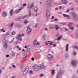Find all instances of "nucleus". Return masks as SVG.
<instances>
[{"mask_svg": "<svg viewBox=\"0 0 78 78\" xmlns=\"http://www.w3.org/2000/svg\"><path fill=\"white\" fill-rule=\"evenodd\" d=\"M57 40L58 41H59V37H58L57 38Z\"/></svg>", "mask_w": 78, "mask_h": 78, "instance_id": "obj_63", "label": "nucleus"}, {"mask_svg": "<svg viewBox=\"0 0 78 78\" xmlns=\"http://www.w3.org/2000/svg\"><path fill=\"white\" fill-rule=\"evenodd\" d=\"M34 5L33 4H31L30 5H28L27 6V8L29 9H31V8H32V7H33Z\"/></svg>", "mask_w": 78, "mask_h": 78, "instance_id": "obj_9", "label": "nucleus"}, {"mask_svg": "<svg viewBox=\"0 0 78 78\" xmlns=\"http://www.w3.org/2000/svg\"><path fill=\"white\" fill-rule=\"evenodd\" d=\"M6 57H9V55H6Z\"/></svg>", "mask_w": 78, "mask_h": 78, "instance_id": "obj_51", "label": "nucleus"}, {"mask_svg": "<svg viewBox=\"0 0 78 78\" xmlns=\"http://www.w3.org/2000/svg\"><path fill=\"white\" fill-rule=\"evenodd\" d=\"M62 37V36L61 35V36H60L59 37V40H61V38Z\"/></svg>", "mask_w": 78, "mask_h": 78, "instance_id": "obj_29", "label": "nucleus"}, {"mask_svg": "<svg viewBox=\"0 0 78 78\" xmlns=\"http://www.w3.org/2000/svg\"><path fill=\"white\" fill-rule=\"evenodd\" d=\"M21 35L22 36H24V34H22Z\"/></svg>", "mask_w": 78, "mask_h": 78, "instance_id": "obj_61", "label": "nucleus"}, {"mask_svg": "<svg viewBox=\"0 0 78 78\" xmlns=\"http://www.w3.org/2000/svg\"><path fill=\"white\" fill-rule=\"evenodd\" d=\"M70 9H68V10L66 11V12H69V11Z\"/></svg>", "mask_w": 78, "mask_h": 78, "instance_id": "obj_45", "label": "nucleus"}, {"mask_svg": "<svg viewBox=\"0 0 78 78\" xmlns=\"http://www.w3.org/2000/svg\"><path fill=\"white\" fill-rule=\"evenodd\" d=\"M68 30V29H66H66H65V30H66V31H67Z\"/></svg>", "mask_w": 78, "mask_h": 78, "instance_id": "obj_60", "label": "nucleus"}, {"mask_svg": "<svg viewBox=\"0 0 78 78\" xmlns=\"http://www.w3.org/2000/svg\"><path fill=\"white\" fill-rule=\"evenodd\" d=\"M48 30L47 28H45V30Z\"/></svg>", "mask_w": 78, "mask_h": 78, "instance_id": "obj_55", "label": "nucleus"}, {"mask_svg": "<svg viewBox=\"0 0 78 78\" xmlns=\"http://www.w3.org/2000/svg\"><path fill=\"white\" fill-rule=\"evenodd\" d=\"M18 38H17L18 41H22V37H21V35L18 34Z\"/></svg>", "mask_w": 78, "mask_h": 78, "instance_id": "obj_8", "label": "nucleus"}, {"mask_svg": "<svg viewBox=\"0 0 78 78\" xmlns=\"http://www.w3.org/2000/svg\"><path fill=\"white\" fill-rule=\"evenodd\" d=\"M34 47H35V46H36V43L34 44Z\"/></svg>", "mask_w": 78, "mask_h": 78, "instance_id": "obj_59", "label": "nucleus"}, {"mask_svg": "<svg viewBox=\"0 0 78 78\" xmlns=\"http://www.w3.org/2000/svg\"><path fill=\"white\" fill-rule=\"evenodd\" d=\"M6 35H7L6 34H4V36L5 37H6Z\"/></svg>", "mask_w": 78, "mask_h": 78, "instance_id": "obj_38", "label": "nucleus"}, {"mask_svg": "<svg viewBox=\"0 0 78 78\" xmlns=\"http://www.w3.org/2000/svg\"><path fill=\"white\" fill-rule=\"evenodd\" d=\"M2 15L4 17H6L7 16L6 12H3L2 13Z\"/></svg>", "mask_w": 78, "mask_h": 78, "instance_id": "obj_15", "label": "nucleus"}, {"mask_svg": "<svg viewBox=\"0 0 78 78\" xmlns=\"http://www.w3.org/2000/svg\"><path fill=\"white\" fill-rule=\"evenodd\" d=\"M40 67L41 69H44L45 68V66L43 64L40 65Z\"/></svg>", "mask_w": 78, "mask_h": 78, "instance_id": "obj_13", "label": "nucleus"}, {"mask_svg": "<svg viewBox=\"0 0 78 78\" xmlns=\"http://www.w3.org/2000/svg\"><path fill=\"white\" fill-rule=\"evenodd\" d=\"M45 43L46 45H48V43H47V42H45Z\"/></svg>", "mask_w": 78, "mask_h": 78, "instance_id": "obj_50", "label": "nucleus"}, {"mask_svg": "<svg viewBox=\"0 0 78 78\" xmlns=\"http://www.w3.org/2000/svg\"><path fill=\"white\" fill-rule=\"evenodd\" d=\"M2 31H3V32H5V30L3 29V28L2 29H1Z\"/></svg>", "mask_w": 78, "mask_h": 78, "instance_id": "obj_34", "label": "nucleus"}, {"mask_svg": "<svg viewBox=\"0 0 78 78\" xmlns=\"http://www.w3.org/2000/svg\"><path fill=\"white\" fill-rule=\"evenodd\" d=\"M68 47H69V44H67L66 45V48L65 50L66 51V52H68Z\"/></svg>", "mask_w": 78, "mask_h": 78, "instance_id": "obj_12", "label": "nucleus"}, {"mask_svg": "<svg viewBox=\"0 0 78 78\" xmlns=\"http://www.w3.org/2000/svg\"><path fill=\"white\" fill-rule=\"evenodd\" d=\"M48 44H49V45H52V44H53L52 42H51L49 41H48Z\"/></svg>", "mask_w": 78, "mask_h": 78, "instance_id": "obj_23", "label": "nucleus"}, {"mask_svg": "<svg viewBox=\"0 0 78 78\" xmlns=\"http://www.w3.org/2000/svg\"><path fill=\"white\" fill-rule=\"evenodd\" d=\"M54 21H57L58 19L57 18H55L54 20Z\"/></svg>", "mask_w": 78, "mask_h": 78, "instance_id": "obj_37", "label": "nucleus"}, {"mask_svg": "<svg viewBox=\"0 0 78 78\" xmlns=\"http://www.w3.org/2000/svg\"><path fill=\"white\" fill-rule=\"evenodd\" d=\"M44 76V74H41L40 75V77H41V76Z\"/></svg>", "mask_w": 78, "mask_h": 78, "instance_id": "obj_43", "label": "nucleus"}, {"mask_svg": "<svg viewBox=\"0 0 78 78\" xmlns=\"http://www.w3.org/2000/svg\"><path fill=\"white\" fill-rule=\"evenodd\" d=\"M23 8V7H21L19 9L15 10L14 12L15 14H17V13H19V12H20V11L21 10H22Z\"/></svg>", "mask_w": 78, "mask_h": 78, "instance_id": "obj_5", "label": "nucleus"}, {"mask_svg": "<svg viewBox=\"0 0 78 78\" xmlns=\"http://www.w3.org/2000/svg\"><path fill=\"white\" fill-rule=\"evenodd\" d=\"M13 12V10L12 9L10 11V14L11 16H12V12Z\"/></svg>", "mask_w": 78, "mask_h": 78, "instance_id": "obj_21", "label": "nucleus"}, {"mask_svg": "<svg viewBox=\"0 0 78 78\" xmlns=\"http://www.w3.org/2000/svg\"><path fill=\"white\" fill-rule=\"evenodd\" d=\"M70 29L72 30H73L74 29V28L73 27H70Z\"/></svg>", "mask_w": 78, "mask_h": 78, "instance_id": "obj_40", "label": "nucleus"}, {"mask_svg": "<svg viewBox=\"0 0 78 78\" xmlns=\"http://www.w3.org/2000/svg\"><path fill=\"white\" fill-rule=\"evenodd\" d=\"M37 26H38V24L37 23L35 25V28H37Z\"/></svg>", "mask_w": 78, "mask_h": 78, "instance_id": "obj_36", "label": "nucleus"}, {"mask_svg": "<svg viewBox=\"0 0 78 78\" xmlns=\"http://www.w3.org/2000/svg\"><path fill=\"white\" fill-rule=\"evenodd\" d=\"M31 59L32 61H34V58H33V57Z\"/></svg>", "mask_w": 78, "mask_h": 78, "instance_id": "obj_54", "label": "nucleus"}, {"mask_svg": "<svg viewBox=\"0 0 78 78\" xmlns=\"http://www.w3.org/2000/svg\"><path fill=\"white\" fill-rule=\"evenodd\" d=\"M50 28H51V29H53V28L52 27H50Z\"/></svg>", "mask_w": 78, "mask_h": 78, "instance_id": "obj_58", "label": "nucleus"}, {"mask_svg": "<svg viewBox=\"0 0 78 78\" xmlns=\"http://www.w3.org/2000/svg\"><path fill=\"white\" fill-rule=\"evenodd\" d=\"M72 14H73V17H74V18L76 17H77L76 15L75 12H73Z\"/></svg>", "mask_w": 78, "mask_h": 78, "instance_id": "obj_16", "label": "nucleus"}, {"mask_svg": "<svg viewBox=\"0 0 78 78\" xmlns=\"http://www.w3.org/2000/svg\"><path fill=\"white\" fill-rule=\"evenodd\" d=\"M34 10L35 12H37V10H38V8L37 7H34Z\"/></svg>", "mask_w": 78, "mask_h": 78, "instance_id": "obj_14", "label": "nucleus"}, {"mask_svg": "<svg viewBox=\"0 0 78 78\" xmlns=\"http://www.w3.org/2000/svg\"><path fill=\"white\" fill-rule=\"evenodd\" d=\"M12 34L13 35H14V34H16V32L13 31V32H12Z\"/></svg>", "mask_w": 78, "mask_h": 78, "instance_id": "obj_28", "label": "nucleus"}, {"mask_svg": "<svg viewBox=\"0 0 78 78\" xmlns=\"http://www.w3.org/2000/svg\"><path fill=\"white\" fill-rule=\"evenodd\" d=\"M26 5H27V4H24L23 5V6H26Z\"/></svg>", "mask_w": 78, "mask_h": 78, "instance_id": "obj_42", "label": "nucleus"}, {"mask_svg": "<svg viewBox=\"0 0 78 78\" xmlns=\"http://www.w3.org/2000/svg\"><path fill=\"white\" fill-rule=\"evenodd\" d=\"M8 44L6 43H5L4 44V47H5V48H8Z\"/></svg>", "mask_w": 78, "mask_h": 78, "instance_id": "obj_19", "label": "nucleus"}, {"mask_svg": "<svg viewBox=\"0 0 78 78\" xmlns=\"http://www.w3.org/2000/svg\"><path fill=\"white\" fill-rule=\"evenodd\" d=\"M55 10H57V9H58V8H55Z\"/></svg>", "mask_w": 78, "mask_h": 78, "instance_id": "obj_49", "label": "nucleus"}, {"mask_svg": "<svg viewBox=\"0 0 78 78\" xmlns=\"http://www.w3.org/2000/svg\"><path fill=\"white\" fill-rule=\"evenodd\" d=\"M56 76V78H59V74H58H58H57Z\"/></svg>", "mask_w": 78, "mask_h": 78, "instance_id": "obj_35", "label": "nucleus"}, {"mask_svg": "<svg viewBox=\"0 0 78 78\" xmlns=\"http://www.w3.org/2000/svg\"><path fill=\"white\" fill-rule=\"evenodd\" d=\"M39 42H37L36 43H35L36 45H39Z\"/></svg>", "mask_w": 78, "mask_h": 78, "instance_id": "obj_30", "label": "nucleus"}, {"mask_svg": "<svg viewBox=\"0 0 78 78\" xmlns=\"http://www.w3.org/2000/svg\"><path fill=\"white\" fill-rule=\"evenodd\" d=\"M29 28V26H28L27 27V28H28V29L26 31V32L27 33H28V34H29V33H30L31 32L32 29L31 27H29V28Z\"/></svg>", "mask_w": 78, "mask_h": 78, "instance_id": "obj_4", "label": "nucleus"}, {"mask_svg": "<svg viewBox=\"0 0 78 78\" xmlns=\"http://www.w3.org/2000/svg\"><path fill=\"white\" fill-rule=\"evenodd\" d=\"M6 34L7 36H8V35L9 34V32H7Z\"/></svg>", "mask_w": 78, "mask_h": 78, "instance_id": "obj_33", "label": "nucleus"}, {"mask_svg": "<svg viewBox=\"0 0 78 78\" xmlns=\"http://www.w3.org/2000/svg\"><path fill=\"white\" fill-rule=\"evenodd\" d=\"M14 24V22H12V23L10 25V27H13Z\"/></svg>", "mask_w": 78, "mask_h": 78, "instance_id": "obj_24", "label": "nucleus"}, {"mask_svg": "<svg viewBox=\"0 0 78 78\" xmlns=\"http://www.w3.org/2000/svg\"><path fill=\"white\" fill-rule=\"evenodd\" d=\"M13 67H14V68H16V66L15 65H13Z\"/></svg>", "mask_w": 78, "mask_h": 78, "instance_id": "obj_52", "label": "nucleus"}, {"mask_svg": "<svg viewBox=\"0 0 78 78\" xmlns=\"http://www.w3.org/2000/svg\"><path fill=\"white\" fill-rule=\"evenodd\" d=\"M12 54L13 56H14L15 55V53L13 51L12 52Z\"/></svg>", "mask_w": 78, "mask_h": 78, "instance_id": "obj_27", "label": "nucleus"}, {"mask_svg": "<svg viewBox=\"0 0 78 78\" xmlns=\"http://www.w3.org/2000/svg\"><path fill=\"white\" fill-rule=\"evenodd\" d=\"M56 44H54L53 45V47H56Z\"/></svg>", "mask_w": 78, "mask_h": 78, "instance_id": "obj_47", "label": "nucleus"}, {"mask_svg": "<svg viewBox=\"0 0 78 78\" xmlns=\"http://www.w3.org/2000/svg\"><path fill=\"white\" fill-rule=\"evenodd\" d=\"M28 22L27 21H25L24 22V23L27 24L28 23Z\"/></svg>", "mask_w": 78, "mask_h": 78, "instance_id": "obj_31", "label": "nucleus"}, {"mask_svg": "<svg viewBox=\"0 0 78 78\" xmlns=\"http://www.w3.org/2000/svg\"><path fill=\"white\" fill-rule=\"evenodd\" d=\"M52 2V0H48L46 1V4L47 5H49V4H50Z\"/></svg>", "mask_w": 78, "mask_h": 78, "instance_id": "obj_11", "label": "nucleus"}, {"mask_svg": "<svg viewBox=\"0 0 78 78\" xmlns=\"http://www.w3.org/2000/svg\"><path fill=\"white\" fill-rule=\"evenodd\" d=\"M51 71L52 73V75H54L55 74V70L53 69L51 70Z\"/></svg>", "mask_w": 78, "mask_h": 78, "instance_id": "obj_17", "label": "nucleus"}, {"mask_svg": "<svg viewBox=\"0 0 78 78\" xmlns=\"http://www.w3.org/2000/svg\"><path fill=\"white\" fill-rule=\"evenodd\" d=\"M37 13H36L35 15V16H37Z\"/></svg>", "mask_w": 78, "mask_h": 78, "instance_id": "obj_62", "label": "nucleus"}, {"mask_svg": "<svg viewBox=\"0 0 78 78\" xmlns=\"http://www.w3.org/2000/svg\"><path fill=\"white\" fill-rule=\"evenodd\" d=\"M61 72V70H59V75H62V74H63V73H60Z\"/></svg>", "mask_w": 78, "mask_h": 78, "instance_id": "obj_32", "label": "nucleus"}, {"mask_svg": "<svg viewBox=\"0 0 78 78\" xmlns=\"http://www.w3.org/2000/svg\"><path fill=\"white\" fill-rule=\"evenodd\" d=\"M62 6H60L59 8L60 9H61L62 8Z\"/></svg>", "mask_w": 78, "mask_h": 78, "instance_id": "obj_53", "label": "nucleus"}, {"mask_svg": "<svg viewBox=\"0 0 78 78\" xmlns=\"http://www.w3.org/2000/svg\"><path fill=\"white\" fill-rule=\"evenodd\" d=\"M54 18H55V17H54V16H52V19H54Z\"/></svg>", "mask_w": 78, "mask_h": 78, "instance_id": "obj_56", "label": "nucleus"}, {"mask_svg": "<svg viewBox=\"0 0 78 78\" xmlns=\"http://www.w3.org/2000/svg\"><path fill=\"white\" fill-rule=\"evenodd\" d=\"M74 48H75L78 49V46H75V47H74Z\"/></svg>", "mask_w": 78, "mask_h": 78, "instance_id": "obj_39", "label": "nucleus"}, {"mask_svg": "<svg viewBox=\"0 0 78 78\" xmlns=\"http://www.w3.org/2000/svg\"><path fill=\"white\" fill-rule=\"evenodd\" d=\"M28 70H29V67H28L27 66L25 69V70L24 71L23 74L24 75H25L27 74V73H28Z\"/></svg>", "mask_w": 78, "mask_h": 78, "instance_id": "obj_3", "label": "nucleus"}, {"mask_svg": "<svg viewBox=\"0 0 78 78\" xmlns=\"http://www.w3.org/2000/svg\"><path fill=\"white\" fill-rule=\"evenodd\" d=\"M56 37H58V36H59V34H57L56 36H55Z\"/></svg>", "mask_w": 78, "mask_h": 78, "instance_id": "obj_44", "label": "nucleus"}, {"mask_svg": "<svg viewBox=\"0 0 78 78\" xmlns=\"http://www.w3.org/2000/svg\"><path fill=\"white\" fill-rule=\"evenodd\" d=\"M48 58L49 60H52L53 58V56L50 54H49L48 56Z\"/></svg>", "mask_w": 78, "mask_h": 78, "instance_id": "obj_6", "label": "nucleus"}, {"mask_svg": "<svg viewBox=\"0 0 78 78\" xmlns=\"http://www.w3.org/2000/svg\"><path fill=\"white\" fill-rule=\"evenodd\" d=\"M22 51L23 52V51H25V49H23L22 50Z\"/></svg>", "mask_w": 78, "mask_h": 78, "instance_id": "obj_57", "label": "nucleus"}, {"mask_svg": "<svg viewBox=\"0 0 78 78\" xmlns=\"http://www.w3.org/2000/svg\"><path fill=\"white\" fill-rule=\"evenodd\" d=\"M37 42V41L36 40H34L33 42L34 43H35V42Z\"/></svg>", "mask_w": 78, "mask_h": 78, "instance_id": "obj_41", "label": "nucleus"}, {"mask_svg": "<svg viewBox=\"0 0 78 78\" xmlns=\"http://www.w3.org/2000/svg\"><path fill=\"white\" fill-rule=\"evenodd\" d=\"M22 19V17H18V20L20 21Z\"/></svg>", "mask_w": 78, "mask_h": 78, "instance_id": "obj_25", "label": "nucleus"}, {"mask_svg": "<svg viewBox=\"0 0 78 78\" xmlns=\"http://www.w3.org/2000/svg\"><path fill=\"white\" fill-rule=\"evenodd\" d=\"M76 63L75 62H72V64L73 66H75Z\"/></svg>", "mask_w": 78, "mask_h": 78, "instance_id": "obj_20", "label": "nucleus"}, {"mask_svg": "<svg viewBox=\"0 0 78 78\" xmlns=\"http://www.w3.org/2000/svg\"><path fill=\"white\" fill-rule=\"evenodd\" d=\"M63 4H66L67 3V0H61Z\"/></svg>", "mask_w": 78, "mask_h": 78, "instance_id": "obj_10", "label": "nucleus"}, {"mask_svg": "<svg viewBox=\"0 0 78 78\" xmlns=\"http://www.w3.org/2000/svg\"><path fill=\"white\" fill-rule=\"evenodd\" d=\"M7 41H6V39L4 38L3 39V40L2 41V43H6Z\"/></svg>", "mask_w": 78, "mask_h": 78, "instance_id": "obj_18", "label": "nucleus"}, {"mask_svg": "<svg viewBox=\"0 0 78 78\" xmlns=\"http://www.w3.org/2000/svg\"><path fill=\"white\" fill-rule=\"evenodd\" d=\"M42 37H43V39H44V38H45V35H43L42 36Z\"/></svg>", "mask_w": 78, "mask_h": 78, "instance_id": "obj_48", "label": "nucleus"}, {"mask_svg": "<svg viewBox=\"0 0 78 78\" xmlns=\"http://www.w3.org/2000/svg\"><path fill=\"white\" fill-rule=\"evenodd\" d=\"M12 78H14V76H13Z\"/></svg>", "mask_w": 78, "mask_h": 78, "instance_id": "obj_64", "label": "nucleus"}, {"mask_svg": "<svg viewBox=\"0 0 78 78\" xmlns=\"http://www.w3.org/2000/svg\"><path fill=\"white\" fill-rule=\"evenodd\" d=\"M53 28L55 30H58L59 29V27H58V25L57 24H55L54 25Z\"/></svg>", "mask_w": 78, "mask_h": 78, "instance_id": "obj_7", "label": "nucleus"}, {"mask_svg": "<svg viewBox=\"0 0 78 78\" xmlns=\"http://www.w3.org/2000/svg\"><path fill=\"white\" fill-rule=\"evenodd\" d=\"M46 18L47 19H48V18L50 17V11H49V10H46Z\"/></svg>", "mask_w": 78, "mask_h": 78, "instance_id": "obj_2", "label": "nucleus"}, {"mask_svg": "<svg viewBox=\"0 0 78 78\" xmlns=\"http://www.w3.org/2000/svg\"><path fill=\"white\" fill-rule=\"evenodd\" d=\"M63 15V16H64V17H69V16L68 15H67L66 14H64Z\"/></svg>", "mask_w": 78, "mask_h": 78, "instance_id": "obj_22", "label": "nucleus"}, {"mask_svg": "<svg viewBox=\"0 0 78 78\" xmlns=\"http://www.w3.org/2000/svg\"><path fill=\"white\" fill-rule=\"evenodd\" d=\"M33 67L34 70V71H37L40 69V67L39 66L35 65L33 66Z\"/></svg>", "mask_w": 78, "mask_h": 78, "instance_id": "obj_1", "label": "nucleus"}, {"mask_svg": "<svg viewBox=\"0 0 78 78\" xmlns=\"http://www.w3.org/2000/svg\"><path fill=\"white\" fill-rule=\"evenodd\" d=\"M29 16H31V11L30 10H29Z\"/></svg>", "mask_w": 78, "mask_h": 78, "instance_id": "obj_26", "label": "nucleus"}, {"mask_svg": "<svg viewBox=\"0 0 78 78\" xmlns=\"http://www.w3.org/2000/svg\"><path fill=\"white\" fill-rule=\"evenodd\" d=\"M30 73H33V71H30Z\"/></svg>", "mask_w": 78, "mask_h": 78, "instance_id": "obj_46", "label": "nucleus"}]
</instances>
